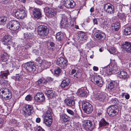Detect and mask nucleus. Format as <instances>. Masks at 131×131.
Listing matches in <instances>:
<instances>
[{
    "label": "nucleus",
    "instance_id": "nucleus-1",
    "mask_svg": "<svg viewBox=\"0 0 131 131\" xmlns=\"http://www.w3.org/2000/svg\"><path fill=\"white\" fill-rule=\"evenodd\" d=\"M52 113L49 111H47L45 114L43 122L48 126H50L52 122Z\"/></svg>",
    "mask_w": 131,
    "mask_h": 131
},
{
    "label": "nucleus",
    "instance_id": "nucleus-2",
    "mask_svg": "<svg viewBox=\"0 0 131 131\" xmlns=\"http://www.w3.org/2000/svg\"><path fill=\"white\" fill-rule=\"evenodd\" d=\"M38 34L41 37H45L49 33V30L46 26L41 25L37 28Z\"/></svg>",
    "mask_w": 131,
    "mask_h": 131
},
{
    "label": "nucleus",
    "instance_id": "nucleus-3",
    "mask_svg": "<svg viewBox=\"0 0 131 131\" xmlns=\"http://www.w3.org/2000/svg\"><path fill=\"white\" fill-rule=\"evenodd\" d=\"M12 36L10 35L6 34L3 37L1 40L3 44L7 46V48L9 50L10 49V46L12 44Z\"/></svg>",
    "mask_w": 131,
    "mask_h": 131
},
{
    "label": "nucleus",
    "instance_id": "nucleus-4",
    "mask_svg": "<svg viewBox=\"0 0 131 131\" xmlns=\"http://www.w3.org/2000/svg\"><path fill=\"white\" fill-rule=\"evenodd\" d=\"M82 108L84 112L87 114L91 113L93 110L92 105L86 101H83L82 103Z\"/></svg>",
    "mask_w": 131,
    "mask_h": 131
},
{
    "label": "nucleus",
    "instance_id": "nucleus-5",
    "mask_svg": "<svg viewBox=\"0 0 131 131\" xmlns=\"http://www.w3.org/2000/svg\"><path fill=\"white\" fill-rule=\"evenodd\" d=\"M36 65L34 62H28L26 63L24 65V68L27 72L31 73H33L35 71Z\"/></svg>",
    "mask_w": 131,
    "mask_h": 131
},
{
    "label": "nucleus",
    "instance_id": "nucleus-6",
    "mask_svg": "<svg viewBox=\"0 0 131 131\" xmlns=\"http://www.w3.org/2000/svg\"><path fill=\"white\" fill-rule=\"evenodd\" d=\"M19 27V23L18 21L13 20L10 21L7 25V28L13 31L17 30Z\"/></svg>",
    "mask_w": 131,
    "mask_h": 131
},
{
    "label": "nucleus",
    "instance_id": "nucleus-7",
    "mask_svg": "<svg viewBox=\"0 0 131 131\" xmlns=\"http://www.w3.org/2000/svg\"><path fill=\"white\" fill-rule=\"evenodd\" d=\"M118 112V107L114 105L109 106L107 110V113L110 117H113L116 115Z\"/></svg>",
    "mask_w": 131,
    "mask_h": 131
},
{
    "label": "nucleus",
    "instance_id": "nucleus-8",
    "mask_svg": "<svg viewBox=\"0 0 131 131\" xmlns=\"http://www.w3.org/2000/svg\"><path fill=\"white\" fill-rule=\"evenodd\" d=\"M91 80L94 83L100 87H101L103 84V79L99 75H96L92 77Z\"/></svg>",
    "mask_w": 131,
    "mask_h": 131
},
{
    "label": "nucleus",
    "instance_id": "nucleus-9",
    "mask_svg": "<svg viewBox=\"0 0 131 131\" xmlns=\"http://www.w3.org/2000/svg\"><path fill=\"white\" fill-rule=\"evenodd\" d=\"M56 63L63 69L66 68L68 64L67 60L63 57L58 58L56 61Z\"/></svg>",
    "mask_w": 131,
    "mask_h": 131
},
{
    "label": "nucleus",
    "instance_id": "nucleus-10",
    "mask_svg": "<svg viewBox=\"0 0 131 131\" xmlns=\"http://www.w3.org/2000/svg\"><path fill=\"white\" fill-rule=\"evenodd\" d=\"M85 129L87 130L92 131L95 127L94 122L92 121L87 120L84 124Z\"/></svg>",
    "mask_w": 131,
    "mask_h": 131
},
{
    "label": "nucleus",
    "instance_id": "nucleus-11",
    "mask_svg": "<svg viewBox=\"0 0 131 131\" xmlns=\"http://www.w3.org/2000/svg\"><path fill=\"white\" fill-rule=\"evenodd\" d=\"M14 13L15 17L18 19H22L26 15L25 11L22 9H15L14 11Z\"/></svg>",
    "mask_w": 131,
    "mask_h": 131
},
{
    "label": "nucleus",
    "instance_id": "nucleus-12",
    "mask_svg": "<svg viewBox=\"0 0 131 131\" xmlns=\"http://www.w3.org/2000/svg\"><path fill=\"white\" fill-rule=\"evenodd\" d=\"M33 107L30 105H25L23 108L24 114L25 116H29L32 113L33 111Z\"/></svg>",
    "mask_w": 131,
    "mask_h": 131
},
{
    "label": "nucleus",
    "instance_id": "nucleus-13",
    "mask_svg": "<svg viewBox=\"0 0 131 131\" xmlns=\"http://www.w3.org/2000/svg\"><path fill=\"white\" fill-rule=\"evenodd\" d=\"M46 15L48 17L52 18L55 17L57 13L56 9L51 8H47L46 10Z\"/></svg>",
    "mask_w": 131,
    "mask_h": 131
},
{
    "label": "nucleus",
    "instance_id": "nucleus-14",
    "mask_svg": "<svg viewBox=\"0 0 131 131\" xmlns=\"http://www.w3.org/2000/svg\"><path fill=\"white\" fill-rule=\"evenodd\" d=\"M35 99L37 102H41L45 101V98L43 93L38 92L35 96Z\"/></svg>",
    "mask_w": 131,
    "mask_h": 131
},
{
    "label": "nucleus",
    "instance_id": "nucleus-15",
    "mask_svg": "<svg viewBox=\"0 0 131 131\" xmlns=\"http://www.w3.org/2000/svg\"><path fill=\"white\" fill-rule=\"evenodd\" d=\"M111 67L110 69H108L106 70V72L108 75L114 74L118 70V67L115 63L112 64Z\"/></svg>",
    "mask_w": 131,
    "mask_h": 131
},
{
    "label": "nucleus",
    "instance_id": "nucleus-16",
    "mask_svg": "<svg viewBox=\"0 0 131 131\" xmlns=\"http://www.w3.org/2000/svg\"><path fill=\"white\" fill-rule=\"evenodd\" d=\"M121 48L128 52H131V43L127 41L122 43Z\"/></svg>",
    "mask_w": 131,
    "mask_h": 131
},
{
    "label": "nucleus",
    "instance_id": "nucleus-17",
    "mask_svg": "<svg viewBox=\"0 0 131 131\" xmlns=\"http://www.w3.org/2000/svg\"><path fill=\"white\" fill-rule=\"evenodd\" d=\"M63 3L64 5L68 8H73L75 5V3L73 0H64Z\"/></svg>",
    "mask_w": 131,
    "mask_h": 131
},
{
    "label": "nucleus",
    "instance_id": "nucleus-18",
    "mask_svg": "<svg viewBox=\"0 0 131 131\" xmlns=\"http://www.w3.org/2000/svg\"><path fill=\"white\" fill-rule=\"evenodd\" d=\"M105 34L102 32L98 31L94 34V38L97 40H103L105 39Z\"/></svg>",
    "mask_w": 131,
    "mask_h": 131
},
{
    "label": "nucleus",
    "instance_id": "nucleus-19",
    "mask_svg": "<svg viewBox=\"0 0 131 131\" xmlns=\"http://www.w3.org/2000/svg\"><path fill=\"white\" fill-rule=\"evenodd\" d=\"M104 9L106 11L109 13H113L114 10L113 6L109 3L106 4L104 6Z\"/></svg>",
    "mask_w": 131,
    "mask_h": 131
},
{
    "label": "nucleus",
    "instance_id": "nucleus-20",
    "mask_svg": "<svg viewBox=\"0 0 131 131\" xmlns=\"http://www.w3.org/2000/svg\"><path fill=\"white\" fill-rule=\"evenodd\" d=\"M89 93V91L86 89L81 88L78 90L77 92V94L81 96H86Z\"/></svg>",
    "mask_w": 131,
    "mask_h": 131
},
{
    "label": "nucleus",
    "instance_id": "nucleus-21",
    "mask_svg": "<svg viewBox=\"0 0 131 131\" xmlns=\"http://www.w3.org/2000/svg\"><path fill=\"white\" fill-rule=\"evenodd\" d=\"M34 17L39 18L41 17V13L40 9L37 8H35L32 11Z\"/></svg>",
    "mask_w": 131,
    "mask_h": 131
},
{
    "label": "nucleus",
    "instance_id": "nucleus-22",
    "mask_svg": "<svg viewBox=\"0 0 131 131\" xmlns=\"http://www.w3.org/2000/svg\"><path fill=\"white\" fill-rule=\"evenodd\" d=\"M115 82L114 81L111 82L108 84L107 87L108 90L110 91H113L114 92H116L115 91Z\"/></svg>",
    "mask_w": 131,
    "mask_h": 131
},
{
    "label": "nucleus",
    "instance_id": "nucleus-23",
    "mask_svg": "<svg viewBox=\"0 0 131 131\" xmlns=\"http://www.w3.org/2000/svg\"><path fill=\"white\" fill-rule=\"evenodd\" d=\"M65 102L67 105L69 106H74L75 104L74 100L72 98L65 99Z\"/></svg>",
    "mask_w": 131,
    "mask_h": 131
},
{
    "label": "nucleus",
    "instance_id": "nucleus-24",
    "mask_svg": "<svg viewBox=\"0 0 131 131\" xmlns=\"http://www.w3.org/2000/svg\"><path fill=\"white\" fill-rule=\"evenodd\" d=\"M105 97L100 92L97 93L94 96V97L95 99L100 101L103 100L105 99Z\"/></svg>",
    "mask_w": 131,
    "mask_h": 131
},
{
    "label": "nucleus",
    "instance_id": "nucleus-25",
    "mask_svg": "<svg viewBox=\"0 0 131 131\" xmlns=\"http://www.w3.org/2000/svg\"><path fill=\"white\" fill-rule=\"evenodd\" d=\"M118 76L120 78L123 79H127L128 76L126 72L124 70H122L119 72L117 73Z\"/></svg>",
    "mask_w": 131,
    "mask_h": 131
},
{
    "label": "nucleus",
    "instance_id": "nucleus-26",
    "mask_svg": "<svg viewBox=\"0 0 131 131\" xmlns=\"http://www.w3.org/2000/svg\"><path fill=\"white\" fill-rule=\"evenodd\" d=\"M45 94L49 98H51L55 96V92L52 90L46 91Z\"/></svg>",
    "mask_w": 131,
    "mask_h": 131
},
{
    "label": "nucleus",
    "instance_id": "nucleus-27",
    "mask_svg": "<svg viewBox=\"0 0 131 131\" xmlns=\"http://www.w3.org/2000/svg\"><path fill=\"white\" fill-rule=\"evenodd\" d=\"M60 118L62 121L66 123L70 121V117L65 114H63L60 115Z\"/></svg>",
    "mask_w": 131,
    "mask_h": 131
},
{
    "label": "nucleus",
    "instance_id": "nucleus-28",
    "mask_svg": "<svg viewBox=\"0 0 131 131\" xmlns=\"http://www.w3.org/2000/svg\"><path fill=\"white\" fill-rule=\"evenodd\" d=\"M78 36L80 38H81L82 40L84 41L87 40V38L86 35V34L82 31H79L78 33Z\"/></svg>",
    "mask_w": 131,
    "mask_h": 131
},
{
    "label": "nucleus",
    "instance_id": "nucleus-29",
    "mask_svg": "<svg viewBox=\"0 0 131 131\" xmlns=\"http://www.w3.org/2000/svg\"><path fill=\"white\" fill-rule=\"evenodd\" d=\"M24 76L21 75H19V74H17L15 76H13L12 78V79L15 80L16 81L19 82L21 81L23 78Z\"/></svg>",
    "mask_w": 131,
    "mask_h": 131
},
{
    "label": "nucleus",
    "instance_id": "nucleus-30",
    "mask_svg": "<svg viewBox=\"0 0 131 131\" xmlns=\"http://www.w3.org/2000/svg\"><path fill=\"white\" fill-rule=\"evenodd\" d=\"M10 93V91L8 89L4 88L0 90V96H1L2 97L4 95H5Z\"/></svg>",
    "mask_w": 131,
    "mask_h": 131
},
{
    "label": "nucleus",
    "instance_id": "nucleus-31",
    "mask_svg": "<svg viewBox=\"0 0 131 131\" xmlns=\"http://www.w3.org/2000/svg\"><path fill=\"white\" fill-rule=\"evenodd\" d=\"M51 65V63L50 62L43 60L41 66L42 67H43L44 69H46L49 68Z\"/></svg>",
    "mask_w": 131,
    "mask_h": 131
},
{
    "label": "nucleus",
    "instance_id": "nucleus-32",
    "mask_svg": "<svg viewBox=\"0 0 131 131\" xmlns=\"http://www.w3.org/2000/svg\"><path fill=\"white\" fill-rule=\"evenodd\" d=\"M69 83V79L68 78L62 81L61 84V86L62 88H64L68 86Z\"/></svg>",
    "mask_w": 131,
    "mask_h": 131
},
{
    "label": "nucleus",
    "instance_id": "nucleus-33",
    "mask_svg": "<svg viewBox=\"0 0 131 131\" xmlns=\"http://www.w3.org/2000/svg\"><path fill=\"white\" fill-rule=\"evenodd\" d=\"M120 25L119 22H116L112 24L111 26L112 27L113 29H114L115 31H118L120 28Z\"/></svg>",
    "mask_w": 131,
    "mask_h": 131
},
{
    "label": "nucleus",
    "instance_id": "nucleus-34",
    "mask_svg": "<svg viewBox=\"0 0 131 131\" xmlns=\"http://www.w3.org/2000/svg\"><path fill=\"white\" fill-rule=\"evenodd\" d=\"M9 72H1L0 75V79H7Z\"/></svg>",
    "mask_w": 131,
    "mask_h": 131
},
{
    "label": "nucleus",
    "instance_id": "nucleus-35",
    "mask_svg": "<svg viewBox=\"0 0 131 131\" xmlns=\"http://www.w3.org/2000/svg\"><path fill=\"white\" fill-rule=\"evenodd\" d=\"M7 18L5 16L0 17V25H4L7 20Z\"/></svg>",
    "mask_w": 131,
    "mask_h": 131
},
{
    "label": "nucleus",
    "instance_id": "nucleus-36",
    "mask_svg": "<svg viewBox=\"0 0 131 131\" xmlns=\"http://www.w3.org/2000/svg\"><path fill=\"white\" fill-rule=\"evenodd\" d=\"M64 35L63 33L60 32L57 33L56 35V37L58 41H60L63 39Z\"/></svg>",
    "mask_w": 131,
    "mask_h": 131
},
{
    "label": "nucleus",
    "instance_id": "nucleus-37",
    "mask_svg": "<svg viewBox=\"0 0 131 131\" xmlns=\"http://www.w3.org/2000/svg\"><path fill=\"white\" fill-rule=\"evenodd\" d=\"M34 35L32 33L26 32L24 34V38L26 40L29 39H32Z\"/></svg>",
    "mask_w": 131,
    "mask_h": 131
},
{
    "label": "nucleus",
    "instance_id": "nucleus-38",
    "mask_svg": "<svg viewBox=\"0 0 131 131\" xmlns=\"http://www.w3.org/2000/svg\"><path fill=\"white\" fill-rule=\"evenodd\" d=\"M108 21L106 20L102 19L100 21V25L103 27L106 26L108 24Z\"/></svg>",
    "mask_w": 131,
    "mask_h": 131
},
{
    "label": "nucleus",
    "instance_id": "nucleus-39",
    "mask_svg": "<svg viewBox=\"0 0 131 131\" xmlns=\"http://www.w3.org/2000/svg\"><path fill=\"white\" fill-rule=\"evenodd\" d=\"M117 16L122 21H125L126 17L125 14L118 13L117 14Z\"/></svg>",
    "mask_w": 131,
    "mask_h": 131
},
{
    "label": "nucleus",
    "instance_id": "nucleus-40",
    "mask_svg": "<svg viewBox=\"0 0 131 131\" xmlns=\"http://www.w3.org/2000/svg\"><path fill=\"white\" fill-rule=\"evenodd\" d=\"M67 23L68 21L67 18L65 17H63L61 21V24L62 27H64L65 25L67 24Z\"/></svg>",
    "mask_w": 131,
    "mask_h": 131
},
{
    "label": "nucleus",
    "instance_id": "nucleus-41",
    "mask_svg": "<svg viewBox=\"0 0 131 131\" xmlns=\"http://www.w3.org/2000/svg\"><path fill=\"white\" fill-rule=\"evenodd\" d=\"M109 123L106 122L104 119H102L100 121L99 125L100 127L108 126Z\"/></svg>",
    "mask_w": 131,
    "mask_h": 131
},
{
    "label": "nucleus",
    "instance_id": "nucleus-42",
    "mask_svg": "<svg viewBox=\"0 0 131 131\" xmlns=\"http://www.w3.org/2000/svg\"><path fill=\"white\" fill-rule=\"evenodd\" d=\"M124 34L126 35L131 34V27H127L125 28L124 31Z\"/></svg>",
    "mask_w": 131,
    "mask_h": 131
},
{
    "label": "nucleus",
    "instance_id": "nucleus-43",
    "mask_svg": "<svg viewBox=\"0 0 131 131\" xmlns=\"http://www.w3.org/2000/svg\"><path fill=\"white\" fill-rule=\"evenodd\" d=\"M12 93H7L5 95H4L2 98L3 99L7 100L10 99L12 97Z\"/></svg>",
    "mask_w": 131,
    "mask_h": 131
},
{
    "label": "nucleus",
    "instance_id": "nucleus-44",
    "mask_svg": "<svg viewBox=\"0 0 131 131\" xmlns=\"http://www.w3.org/2000/svg\"><path fill=\"white\" fill-rule=\"evenodd\" d=\"M81 74L80 71L78 70L76 72L75 74L73 75L74 78L75 79H79L81 77Z\"/></svg>",
    "mask_w": 131,
    "mask_h": 131
},
{
    "label": "nucleus",
    "instance_id": "nucleus-45",
    "mask_svg": "<svg viewBox=\"0 0 131 131\" xmlns=\"http://www.w3.org/2000/svg\"><path fill=\"white\" fill-rule=\"evenodd\" d=\"M110 103L118 104L119 102L117 99L114 98V99H112L110 101Z\"/></svg>",
    "mask_w": 131,
    "mask_h": 131
},
{
    "label": "nucleus",
    "instance_id": "nucleus-46",
    "mask_svg": "<svg viewBox=\"0 0 131 131\" xmlns=\"http://www.w3.org/2000/svg\"><path fill=\"white\" fill-rule=\"evenodd\" d=\"M1 58L3 60L6 61L8 58V55L6 53H4L1 56Z\"/></svg>",
    "mask_w": 131,
    "mask_h": 131
},
{
    "label": "nucleus",
    "instance_id": "nucleus-47",
    "mask_svg": "<svg viewBox=\"0 0 131 131\" xmlns=\"http://www.w3.org/2000/svg\"><path fill=\"white\" fill-rule=\"evenodd\" d=\"M48 81H46L45 79H40L38 81V84L40 85L41 83L46 84Z\"/></svg>",
    "mask_w": 131,
    "mask_h": 131
},
{
    "label": "nucleus",
    "instance_id": "nucleus-48",
    "mask_svg": "<svg viewBox=\"0 0 131 131\" xmlns=\"http://www.w3.org/2000/svg\"><path fill=\"white\" fill-rule=\"evenodd\" d=\"M61 70L59 67H58L57 68L54 70V75L56 76L59 75L60 72Z\"/></svg>",
    "mask_w": 131,
    "mask_h": 131
},
{
    "label": "nucleus",
    "instance_id": "nucleus-49",
    "mask_svg": "<svg viewBox=\"0 0 131 131\" xmlns=\"http://www.w3.org/2000/svg\"><path fill=\"white\" fill-rule=\"evenodd\" d=\"M48 45L49 47L53 50L54 47V43L52 42H50L48 43Z\"/></svg>",
    "mask_w": 131,
    "mask_h": 131
},
{
    "label": "nucleus",
    "instance_id": "nucleus-50",
    "mask_svg": "<svg viewBox=\"0 0 131 131\" xmlns=\"http://www.w3.org/2000/svg\"><path fill=\"white\" fill-rule=\"evenodd\" d=\"M108 51L111 53L113 54L116 52V49L115 47H112L108 50Z\"/></svg>",
    "mask_w": 131,
    "mask_h": 131
},
{
    "label": "nucleus",
    "instance_id": "nucleus-51",
    "mask_svg": "<svg viewBox=\"0 0 131 131\" xmlns=\"http://www.w3.org/2000/svg\"><path fill=\"white\" fill-rule=\"evenodd\" d=\"M122 96H124L126 99H128L129 98V95L127 93H122Z\"/></svg>",
    "mask_w": 131,
    "mask_h": 131
},
{
    "label": "nucleus",
    "instance_id": "nucleus-52",
    "mask_svg": "<svg viewBox=\"0 0 131 131\" xmlns=\"http://www.w3.org/2000/svg\"><path fill=\"white\" fill-rule=\"evenodd\" d=\"M66 110L67 112L71 115H75V113L72 110L68 108H67Z\"/></svg>",
    "mask_w": 131,
    "mask_h": 131
},
{
    "label": "nucleus",
    "instance_id": "nucleus-53",
    "mask_svg": "<svg viewBox=\"0 0 131 131\" xmlns=\"http://www.w3.org/2000/svg\"><path fill=\"white\" fill-rule=\"evenodd\" d=\"M32 96L30 95H28L26 96L25 98L26 100L28 101H30L32 99Z\"/></svg>",
    "mask_w": 131,
    "mask_h": 131
},
{
    "label": "nucleus",
    "instance_id": "nucleus-54",
    "mask_svg": "<svg viewBox=\"0 0 131 131\" xmlns=\"http://www.w3.org/2000/svg\"><path fill=\"white\" fill-rule=\"evenodd\" d=\"M36 62L41 64L42 61V60L41 59V58L39 57H38L36 59Z\"/></svg>",
    "mask_w": 131,
    "mask_h": 131
},
{
    "label": "nucleus",
    "instance_id": "nucleus-55",
    "mask_svg": "<svg viewBox=\"0 0 131 131\" xmlns=\"http://www.w3.org/2000/svg\"><path fill=\"white\" fill-rule=\"evenodd\" d=\"M36 131H45V130L40 126H38L36 128Z\"/></svg>",
    "mask_w": 131,
    "mask_h": 131
},
{
    "label": "nucleus",
    "instance_id": "nucleus-56",
    "mask_svg": "<svg viewBox=\"0 0 131 131\" xmlns=\"http://www.w3.org/2000/svg\"><path fill=\"white\" fill-rule=\"evenodd\" d=\"M93 21L94 25L98 24L97 19L96 18H94L93 19Z\"/></svg>",
    "mask_w": 131,
    "mask_h": 131
},
{
    "label": "nucleus",
    "instance_id": "nucleus-57",
    "mask_svg": "<svg viewBox=\"0 0 131 131\" xmlns=\"http://www.w3.org/2000/svg\"><path fill=\"white\" fill-rule=\"evenodd\" d=\"M35 2L37 4L39 5H41L42 3L41 0H36L35 1Z\"/></svg>",
    "mask_w": 131,
    "mask_h": 131
},
{
    "label": "nucleus",
    "instance_id": "nucleus-58",
    "mask_svg": "<svg viewBox=\"0 0 131 131\" xmlns=\"http://www.w3.org/2000/svg\"><path fill=\"white\" fill-rule=\"evenodd\" d=\"M76 70L75 69H73L72 70L70 74L71 75L74 74L76 72Z\"/></svg>",
    "mask_w": 131,
    "mask_h": 131
},
{
    "label": "nucleus",
    "instance_id": "nucleus-59",
    "mask_svg": "<svg viewBox=\"0 0 131 131\" xmlns=\"http://www.w3.org/2000/svg\"><path fill=\"white\" fill-rule=\"evenodd\" d=\"M3 81V83H2V85H6L8 83V82L5 80Z\"/></svg>",
    "mask_w": 131,
    "mask_h": 131
},
{
    "label": "nucleus",
    "instance_id": "nucleus-60",
    "mask_svg": "<svg viewBox=\"0 0 131 131\" xmlns=\"http://www.w3.org/2000/svg\"><path fill=\"white\" fill-rule=\"evenodd\" d=\"M14 125H16L17 123V121L15 119H13L11 122Z\"/></svg>",
    "mask_w": 131,
    "mask_h": 131
},
{
    "label": "nucleus",
    "instance_id": "nucleus-61",
    "mask_svg": "<svg viewBox=\"0 0 131 131\" xmlns=\"http://www.w3.org/2000/svg\"><path fill=\"white\" fill-rule=\"evenodd\" d=\"M41 119L40 118L38 117L36 119V121L37 123H39L40 122Z\"/></svg>",
    "mask_w": 131,
    "mask_h": 131
},
{
    "label": "nucleus",
    "instance_id": "nucleus-62",
    "mask_svg": "<svg viewBox=\"0 0 131 131\" xmlns=\"http://www.w3.org/2000/svg\"><path fill=\"white\" fill-rule=\"evenodd\" d=\"M93 70L95 71H97L98 70V68L96 66H94L93 68Z\"/></svg>",
    "mask_w": 131,
    "mask_h": 131
},
{
    "label": "nucleus",
    "instance_id": "nucleus-63",
    "mask_svg": "<svg viewBox=\"0 0 131 131\" xmlns=\"http://www.w3.org/2000/svg\"><path fill=\"white\" fill-rule=\"evenodd\" d=\"M3 124V120L1 118H0V128L1 127Z\"/></svg>",
    "mask_w": 131,
    "mask_h": 131
},
{
    "label": "nucleus",
    "instance_id": "nucleus-64",
    "mask_svg": "<svg viewBox=\"0 0 131 131\" xmlns=\"http://www.w3.org/2000/svg\"><path fill=\"white\" fill-rule=\"evenodd\" d=\"M9 131H18L13 128H11L9 129Z\"/></svg>",
    "mask_w": 131,
    "mask_h": 131
}]
</instances>
